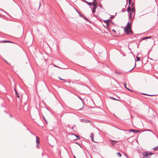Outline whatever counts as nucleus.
I'll return each instance as SVG.
<instances>
[{
	"instance_id": "nucleus-11",
	"label": "nucleus",
	"mask_w": 158,
	"mask_h": 158,
	"mask_svg": "<svg viewBox=\"0 0 158 158\" xmlns=\"http://www.w3.org/2000/svg\"><path fill=\"white\" fill-rule=\"evenodd\" d=\"M131 11L132 13H134V15H135V9L134 7H133L132 8V9L131 10Z\"/></svg>"
},
{
	"instance_id": "nucleus-35",
	"label": "nucleus",
	"mask_w": 158,
	"mask_h": 158,
	"mask_svg": "<svg viewBox=\"0 0 158 158\" xmlns=\"http://www.w3.org/2000/svg\"><path fill=\"white\" fill-rule=\"evenodd\" d=\"M60 80H63V79H61V78H60Z\"/></svg>"
},
{
	"instance_id": "nucleus-2",
	"label": "nucleus",
	"mask_w": 158,
	"mask_h": 158,
	"mask_svg": "<svg viewBox=\"0 0 158 158\" xmlns=\"http://www.w3.org/2000/svg\"><path fill=\"white\" fill-rule=\"evenodd\" d=\"M76 106L77 109L79 110H80L82 109L84 107V105L83 101L80 100L77 103Z\"/></svg>"
},
{
	"instance_id": "nucleus-24",
	"label": "nucleus",
	"mask_w": 158,
	"mask_h": 158,
	"mask_svg": "<svg viewBox=\"0 0 158 158\" xmlns=\"http://www.w3.org/2000/svg\"><path fill=\"white\" fill-rule=\"evenodd\" d=\"M124 86H125V88H126L128 90H129V91H132V92L133 91H132L130 89H128V88H127V86H126V84H125Z\"/></svg>"
},
{
	"instance_id": "nucleus-13",
	"label": "nucleus",
	"mask_w": 158,
	"mask_h": 158,
	"mask_svg": "<svg viewBox=\"0 0 158 158\" xmlns=\"http://www.w3.org/2000/svg\"><path fill=\"white\" fill-rule=\"evenodd\" d=\"M130 132H132L134 133H135V130L134 129H130L128 130Z\"/></svg>"
},
{
	"instance_id": "nucleus-28",
	"label": "nucleus",
	"mask_w": 158,
	"mask_h": 158,
	"mask_svg": "<svg viewBox=\"0 0 158 158\" xmlns=\"http://www.w3.org/2000/svg\"><path fill=\"white\" fill-rule=\"evenodd\" d=\"M112 31L114 32L115 33H116L114 29L112 30Z\"/></svg>"
},
{
	"instance_id": "nucleus-38",
	"label": "nucleus",
	"mask_w": 158,
	"mask_h": 158,
	"mask_svg": "<svg viewBox=\"0 0 158 158\" xmlns=\"http://www.w3.org/2000/svg\"><path fill=\"white\" fill-rule=\"evenodd\" d=\"M74 156V157L75 158H76V157H75V156Z\"/></svg>"
},
{
	"instance_id": "nucleus-3",
	"label": "nucleus",
	"mask_w": 158,
	"mask_h": 158,
	"mask_svg": "<svg viewBox=\"0 0 158 158\" xmlns=\"http://www.w3.org/2000/svg\"><path fill=\"white\" fill-rule=\"evenodd\" d=\"M152 155V154L148 153V152H144L142 153L143 156L145 157L150 156Z\"/></svg>"
},
{
	"instance_id": "nucleus-17",
	"label": "nucleus",
	"mask_w": 158,
	"mask_h": 158,
	"mask_svg": "<svg viewBox=\"0 0 158 158\" xmlns=\"http://www.w3.org/2000/svg\"><path fill=\"white\" fill-rule=\"evenodd\" d=\"M97 6H95L93 8V13H95V10H96V8H97Z\"/></svg>"
},
{
	"instance_id": "nucleus-16",
	"label": "nucleus",
	"mask_w": 158,
	"mask_h": 158,
	"mask_svg": "<svg viewBox=\"0 0 158 158\" xmlns=\"http://www.w3.org/2000/svg\"><path fill=\"white\" fill-rule=\"evenodd\" d=\"M117 156L119 157H121L122 156L120 152H117Z\"/></svg>"
},
{
	"instance_id": "nucleus-26",
	"label": "nucleus",
	"mask_w": 158,
	"mask_h": 158,
	"mask_svg": "<svg viewBox=\"0 0 158 158\" xmlns=\"http://www.w3.org/2000/svg\"><path fill=\"white\" fill-rule=\"evenodd\" d=\"M140 131L139 130H135V133L139 132Z\"/></svg>"
},
{
	"instance_id": "nucleus-5",
	"label": "nucleus",
	"mask_w": 158,
	"mask_h": 158,
	"mask_svg": "<svg viewBox=\"0 0 158 158\" xmlns=\"http://www.w3.org/2000/svg\"><path fill=\"white\" fill-rule=\"evenodd\" d=\"M72 137L73 139L74 140H76L80 139V137L79 136H76L75 135H73Z\"/></svg>"
},
{
	"instance_id": "nucleus-10",
	"label": "nucleus",
	"mask_w": 158,
	"mask_h": 158,
	"mask_svg": "<svg viewBox=\"0 0 158 158\" xmlns=\"http://www.w3.org/2000/svg\"><path fill=\"white\" fill-rule=\"evenodd\" d=\"M151 36H148V37H145L143 38L142 39V40H145L147 39H150L151 38Z\"/></svg>"
},
{
	"instance_id": "nucleus-19",
	"label": "nucleus",
	"mask_w": 158,
	"mask_h": 158,
	"mask_svg": "<svg viewBox=\"0 0 158 158\" xmlns=\"http://www.w3.org/2000/svg\"><path fill=\"white\" fill-rule=\"evenodd\" d=\"M86 3L87 4H88L89 5H92V4L91 2H88L87 1L86 2Z\"/></svg>"
},
{
	"instance_id": "nucleus-37",
	"label": "nucleus",
	"mask_w": 158,
	"mask_h": 158,
	"mask_svg": "<svg viewBox=\"0 0 158 158\" xmlns=\"http://www.w3.org/2000/svg\"><path fill=\"white\" fill-rule=\"evenodd\" d=\"M74 156V157L75 158H76V157H75V156Z\"/></svg>"
},
{
	"instance_id": "nucleus-12",
	"label": "nucleus",
	"mask_w": 158,
	"mask_h": 158,
	"mask_svg": "<svg viewBox=\"0 0 158 158\" xmlns=\"http://www.w3.org/2000/svg\"><path fill=\"white\" fill-rule=\"evenodd\" d=\"M97 3L95 1L94 2H93V3L92 4V5H93V6L95 7V6L97 5Z\"/></svg>"
},
{
	"instance_id": "nucleus-18",
	"label": "nucleus",
	"mask_w": 158,
	"mask_h": 158,
	"mask_svg": "<svg viewBox=\"0 0 158 158\" xmlns=\"http://www.w3.org/2000/svg\"><path fill=\"white\" fill-rule=\"evenodd\" d=\"M136 59H137V61H140V57L137 56Z\"/></svg>"
},
{
	"instance_id": "nucleus-20",
	"label": "nucleus",
	"mask_w": 158,
	"mask_h": 158,
	"mask_svg": "<svg viewBox=\"0 0 158 158\" xmlns=\"http://www.w3.org/2000/svg\"><path fill=\"white\" fill-rule=\"evenodd\" d=\"M158 148V146L157 147H155L154 148H153V150H157Z\"/></svg>"
},
{
	"instance_id": "nucleus-33",
	"label": "nucleus",
	"mask_w": 158,
	"mask_h": 158,
	"mask_svg": "<svg viewBox=\"0 0 158 158\" xmlns=\"http://www.w3.org/2000/svg\"><path fill=\"white\" fill-rule=\"evenodd\" d=\"M125 156L127 157V154H125Z\"/></svg>"
},
{
	"instance_id": "nucleus-7",
	"label": "nucleus",
	"mask_w": 158,
	"mask_h": 158,
	"mask_svg": "<svg viewBox=\"0 0 158 158\" xmlns=\"http://www.w3.org/2000/svg\"><path fill=\"white\" fill-rule=\"evenodd\" d=\"M36 142L37 144V145L38 146L39 144V138L38 136H36Z\"/></svg>"
},
{
	"instance_id": "nucleus-4",
	"label": "nucleus",
	"mask_w": 158,
	"mask_h": 158,
	"mask_svg": "<svg viewBox=\"0 0 158 158\" xmlns=\"http://www.w3.org/2000/svg\"><path fill=\"white\" fill-rule=\"evenodd\" d=\"M94 134L93 133H92L90 135V137L92 139V140L94 142H96V143L97 142V140H94Z\"/></svg>"
},
{
	"instance_id": "nucleus-6",
	"label": "nucleus",
	"mask_w": 158,
	"mask_h": 158,
	"mask_svg": "<svg viewBox=\"0 0 158 158\" xmlns=\"http://www.w3.org/2000/svg\"><path fill=\"white\" fill-rule=\"evenodd\" d=\"M110 21V19L105 20L104 21V23H106V26L107 27H109V23Z\"/></svg>"
},
{
	"instance_id": "nucleus-9",
	"label": "nucleus",
	"mask_w": 158,
	"mask_h": 158,
	"mask_svg": "<svg viewBox=\"0 0 158 158\" xmlns=\"http://www.w3.org/2000/svg\"><path fill=\"white\" fill-rule=\"evenodd\" d=\"M110 140L112 142L111 144H112V145H114L115 144V143H116V142H118L117 141H115L112 140Z\"/></svg>"
},
{
	"instance_id": "nucleus-34",
	"label": "nucleus",
	"mask_w": 158,
	"mask_h": 158,
	"mask_svg": "<svg viewBox=\"0 0 158 158\" xmlns=\"http://www.w3.org/2000/svg\"><path fill=\"white\" fill-rule=\"evenodd\" d=\"M115 72L117 74H118V73L117 71H116Z\"/></svg>"
},
{
	"instance_id": "nucleus-31",
	"label": "nucleus",
	"mask_w": 158,
	"mask_h": 158,
	"mask_svg": "<svg viewBox=\"0 0 158 158\" xmlns=\"http://www.w3.org/2000/svg\"><path fill=\"white\" fill-rule=\"evenodd\" d=\"M134 68V67H133V68H132V69H131V70H130L129 71H131Z\"/></svg>"
},
{
	"instance_id": "nucleus-21",
	"label": "nucleus",
	"mask_w": 158,
	"mask_h": 158,
	"mask_svg": "<svg viewBox=\"0 0 158 158\" xmlns=\"http://www.w3.org/2000/svg\"><path fill=\"white\" fill-rule=\"evenodd\" d=\"M43 117H44V118L45 120V122L47 123V121H46V120L45 118V117H47V116L46 115H43Z\"/></svg>"
},
{
	"instance_id": "nucleus-25",
	"label": "nucleus",
	"mask_w": 158,
	"mask_h": 158,
	"mask_svg": "<svg viewBox=\"0 0 158 158\" xmlns=\"http://www.w3.org/2000/svg\"><path fill=\"white\" fill-rule=\"evenodd\" d=\"M110 98H111V99H113V100H118L116 99H115L114 98H112V97H110Z\"/></svg>"
},
{
	"instance_id": "nucleus-30",
	"label": "nucleus",
	"mask_w": 158,
	"mask_h": 158,
	"mask_svg": "<svg viewBox=\"0 0 158 158\" xmlns=\"http://www.w3.org/2000/svg\"><path fill=\"white\" fill-rule=\"evenodd\" d=\"M131 0H129V4H130L131 1Z\"/></svg>"
},
{
	"instance_id": "nucleus-22",
	"label": "nucleus",
	"mask_w": 158,
	"mask_h": 158,
	"mask_svg": "<svg viewBox=\"0 0 158 158\" xmlns=\"http://www.w3.org/2000/svg\"><path fill=\"white\" fill-rule=\"evenodd\" d=\"M15 92H16V95H17V97L19 98V94H18L17 93V91H16V90H15Z\"/></svg>"
},
{
	"instance_id": "nucleus-36",
	"label": "nucleus",
	"mask_w": 158,
	"mask_h": 158,
	"mask_svg": "<svg viewBox=\"0 0 158 158\" xmlns=\"http://www.w3.org/2000/svg\"><path fill=\"white\" fill-rule=\"evenodd\" d=\"M78 157L79 158H80L79 156H78Z\"/></svg>"
},
{
	"instance_id": "nucleus-14",
	"label": "nucleus",
	"mask_w": 158,
	"mask_h": 158,
	"mask_svg": "<svg viewBox=\"0 0 158 158\" xmlns=\"http://www.w3.org/2000/svg\"><path fill=\"white\" fill-rule=\"evenodd\" d=\"M131 8L130 6H128L127 8V10L128 12H130L131 11Z\"/></svg>"
},
{
	"instance_id": "nucleus-40",
	"label": "nucleus",
	"mask_w": 158,
	"mask_h": 158,
	"mask_svg": "<svg viewBox=\"0 0 158 158\" xmlns=\"http://www.w3.org/2000/svg\"><path fill=\"white\" fill-rule=\"evenodd\" d=\"M145 95H147V94H146Z\"/></svg>"
},
{
	"instance_id": "nucleus-8",
	"label": "nucleus",
	"mask_w": 158,
	"mask_h": 158,
	"mask_svg": "<svg viewBox=\"0 0 158 158\" xmlns=\"http://www.w3.org/2000/svg\"><path fill=\"white\" fill-rule=\"evenodd\" d=\"M81 121L83 122L86 123H87L88 122H89V123L90 122L89 121L87 120H86L85 119H82L81 120Z\"/></svg>"
},
{
	"instance_id": "nucleus-1",
	"label": "nucleus",
	"mask_w": 158,
	"mask_h": 158,
	"mask_svg": "<svg viewBox=\"0 0 158 158\" xmlns=\"http://www.w3.org/2000/svg\"><path fill=\"white\" fill-rule=\"evenodd\" d=\"M131 24L128 22L126 27H124V31L126 34H132V31L131 30Z\"/></svg>"
},
{
	"instance_id": "nucleus-39",
	"label": "nucleus",
	"mask_w": 158,
	"mask_h": 158,
	"mask_svg": "<svg viewBox=\"0 0 158 158\" xmlns=\"http://www.w3.org/2000/svg\"><path fill=\"white\" fill-rule=\"evenodd\" d=\"M36 93H38V92H37V90H36Z\"/></svg>"
},
{
	"instance_id": "nucleus-27",
	"label": "nucleus",
	"mask_w": 158,
	"mask_h": 158,
	"mask_svg": "<svg viewBox=\"0 0 158 158\" xmlns=\"http://www.w3.org/2000/svg\"><path fill=\"white\" fill-rule=\"evenodd\" d=\"M84 18L85 19H86V20H88V21H89L87 19L86 17H84Z\"/></svg>"
},
{
	"instance_id": "nucleus-15",
	"label": "nucleus",
	"mask_w": 158,
	"mask_h": 158,
	"mask_svg": "<svg viewBox=\"0 0 158 158\" xmlns=\"http://www.w3.org/2000/svg\"><path fill=\"white\" fill-rule=\"evenodd\" d=\"M2 42L3 43H12L11 42L8 41H2Z\"/></svg>"
},
{
	"instance_id": "nucleus-32",
	"label": "nucleus",
	"mask_w": 158,
	"mask_h": 158,
	"mask_svg": "<svg viewBox=\"0 0 158 158\" xmlns=\"http://www.w3.org/2000/svg\"><path fill=\"white\" fill-rule=\"evenodd\" d=\"M84 2H86V1H85V0H82Z\"/></svg>"
},
{
	"instance_id": "nucleus-23",
	"label": "nucleus",
	"mask_w": 158,
	"mask_h": 158,
	"mask_svg": "<svg viewBox=\"0 0 158 158\" xmlns=\"http://www.w3.org/2000/svg\"><path fill=\"white\" fill-rule=\"evenodd\" d=\"M133 14H134V13H132V12H130V16L129 17V18H130L131 16L133 15Z\"/></svg>"
},
{
	"instance_id": "nucleus-29",
	"label": "nucleus",
	"mask_w": 158,
	"mask_h": 158,
	"mask_svg": "<svg viewBox=\"0 0 158 158\" xmlns=\"http://www.w3.org/2000/svg\"><path fill=\"white\" fill-rule=\"evenodd\" d=\"M5 61L6 62V63L7 64H9V63L8 62L6 61V60H5Z\"/></svg>"
}]
</instances>
